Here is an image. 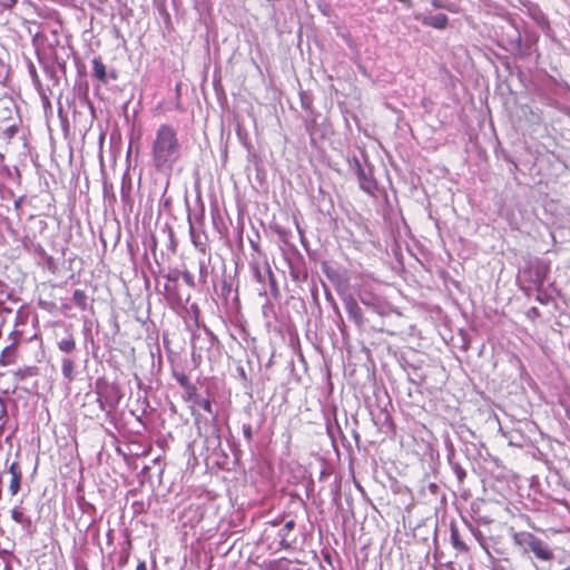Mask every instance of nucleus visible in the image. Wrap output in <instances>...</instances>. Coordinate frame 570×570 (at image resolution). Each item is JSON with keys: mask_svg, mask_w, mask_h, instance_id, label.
I'll use <instances>...</instances> for the list:
<instances>
[{"mask_svg": "<svg viewBox=\"0 0 570 570\" xmlns=\"http://www.w3.org/2000/svg\"><path fill=\"white\" fill-rule=\"evenodd\" d=\"M20 204H21V199H19V200H17V202H14V207H16V208H19V207H20Z\"/></svg>", "mask_w": 570, "mask_h": 570, "instance_id": "aec40b11", "label": "nucleus"}, {"mask_svg": "<svg viewBox=\"0 0 570 570\" xmlns=\"http://www.w3.org/2000/svg\"><path fill=\"white\" fill-rule=\"evenodd\" d=\"M92 73L101 82H104V83L107 82L106 67L100 57H95L92 59Z\"/></svg>", "mask_w": 570, "mask_h": 570, "instance_id": "6e6552de", "label": "nucleus"}, {"mask_svg": "<svg viewBox=\"0 0 570 570\" xmlns=\"http://www.w3.org/2000/svg\"><path fill=\"white\" fill-rule=\"evenodd\" d=\"M283 528H284V531H287L288 533L293 534V530L295 528V521L293 519L286 521V523L283 525Z\"/></svg>", "mask_w": 570, "mask_h": 570, "instance_id": "2eb2a0df", "label": "nucleus"}, {"mask_svg": "<svg viewBox=\"0 0 570 570\" xmlns=\"http://www.w3.org/2000/svg\"><path fill=\"white\" fill-rule=\"evenodd\" d=\"M451 542L453 547L460 551H466L468 547L463 541L460 540L459 531L455 527H451Z\"/></svg>", "mask_w": 570, "mask_h": 570, "instance_id": "f8f14e48", "label": "nucleus"}, {"mask_svg": "<svg viewBox=\"0 0 570 570\" xmlns=\"http://www.w3.org/2000/svg\"><path fill=\"white\" fill-rule=\"evenodd\" d=\"M73 367H75V363L71 358H69V357L62 358L61 371H62L63 376L66 379H68L69 381H71L73 379Z\"/></svg>", "mask_w": 570, "mask_h": 570, "instance_id": "9b49d317", "label": "nucleus"}, {"mask_svg": "<svg viewBox=\"0 0 570 570\" xmlns=\"http://www.w3.org/2000/svg\"><path fill=\"white\" fill-rule=\"evenodd\" d=\"M279 538V547L282 549H289L292 544L295 542V535L284 531V528H281L277 532Z\"/></svg>", "mask_w": 570, "mask_h": 570, "instance_id": "1a4fd4ad", "label": "nucleus"}, {"mask_svg": "<svg viewBox=\"0 0 570 570\" xmlns=\"http://www.w3.org/2000/svg\"><path fill=\"white\" fill-rule=\"evenodd\" d=\"M431 3L436 9H448V7L441 0H431Z\"/></svg>", "mask_w": 570, "mask_h": 570, "instance_id": "f3484780", "label": "nucleus"}, {"mask_svg": "<svg viewBox=\"0 0 570 570\" xmlns=\"http://www.w3.org/2000/svg\"><path fill=\"white\" fill-rule=\"evenodd\" d=\"M243 434L247 441L252 440V428L250 425H244L243 426Z\"/></svg>", "mask_w": 570, "mask_h": 570, "instance_id": "dca6fc26", "label": "nucleus"}, {"mask_svg": "<svg viewBox=\"0 0 570 570\" xmlns=\"http://www.w3.org/2000/svg\"><path fill=\"white\" fill-rule=\"evenodd\" d=\"M344 306L348 317L353 320L357 325H361L363 323V313L356 301L352 297H348L344 301Z\"/></svg>", "mask_w": 570, "mask_h": 570, "instance_id": "20e7f679", "label": "nucleus"}, {"mask_svg": "<svg viewBox=\"0 0 570 570\" xmlns=\"http://www.w3.org/2000/svg\"><path fill=\"white\" fill-rule=\"evenodd\" d=\"M198 404H199V406H200L204 411H206V412H208V413H212V412H213V410H212V403H210V401H209V400H202Z\"/></svg>", "mask_w": 570, "mask_h": 570, "instance_id": "4468645a", "label": "nucleus"}, {"mask_svg": "<svg viewBox=\"0 0 570 570\" xmlns=\"http://www.w3.org/2000/svg\"><path fill=\"white\" fill-rule=\"evenodd\" d=\"M356 167L360 187L364 191L372 193L376 188L375 180L365 171L364 168H362L358 161H356Z\"/></svg>", "mask_w": 570, "mask_h": 570, "instance_id": "7ed1b4c3", "label": "nucleus"}, {"mask_svg": "<svg viewBox=\"0 0 570 570\" xmlns=\"http://www.w3.org/2000/svg\"><path fill=\"white\" fill-rule=\"evenodd\" d=\"M422 23L435 29H444L448 26L449 19L445 14L439 13L435 16H428L421 19Z\"/></svg>", "mask_w": 570, "mask_h": 570, "instance_id": "0eeeda50", "label": "nucleus"}, {"mask_svg": "<svg viewBox=\"0 0 570 570\" xmlns=\"http://www.w3.org/2000/svg\"><path fill=\"white\" fill-rule=\"evenodd\" d=\"M72 302L81 309H86V307H87L86 293L81 289H76L72 295Z\"/></svg>", "mask_w": 570, "mask_h": 570, "instance_id": "ddd939ff", "label": "nucleus"}, {"mask_svg": "<svg viewBox=\"0 0 570 570\" xmlns=\"http://www.w3.org/2000/svg\"><path fill=\"white\" fill-rule=\"evenodd\" d=\"M30 75L35 82H39V77L33 65L30 66Z\"/></svg>", "mask_w": 570, "mask_h": 570, "instance_id": "a211bd4d", "label": "nucleus"}, {"mask_svg": "<svg viewBox=\"0 0 570 570\" xmlns=\"http://www.w3.org/2000/svg\"><path fill=\"white\" fill-rule=\"evenodd\" d=\"M191 238H193V244H194V245H197V244H196V240H195V233H194V230H193V229H191Z\"/></svg>", "mask_w": 570, "mask_h": 570, "instance_id": "412c9836", "label": "nucleus"}, {"mask_svg": "<svg viewBox=\"0 0 570 570\" xmlns=\"http://www.w3.org/2000/svg\"><path fill=\"white\" fill-rule=\"evenodd\" d=\"M513 542L525 551H532L540 560L547 561L553 557L548 546L530 532H515L513 534Z\"/></svg>", "mask_w": 570, "mask_h": 570, "instance_id": "f03ea898", "label": "nucleus"}, {"mask_svg": "<svg viewBox=\"0 0 570 570\" xmlns=\"http://www.w3.org/2000/svg\"><path fill=\"white\" fill-rule=\"evenodd\" d=\"M11 518L14 522L22 525V528L27 531H29L32 527V520L30 515H27L24 513V510L22 507H14L11 510Z\"/></svg>", "mask_w": 570, "mask_h": 570, "instance_id": "39448f33", "label": "nucleus"}, {"mask_svg": "<svg viewBox=\"0 0 570 570\" xmlns=\"http://www.w3.org/2000/svg\"><path fill=\"white\" fill-rule=\"evenodd\" d=\"M183 157V142L171 125L161 124L150 140V164L158 173H171Z\"/></svg>", "mask_w": 570, "mask_h": 570, "instance_id": "f257e3e1", "label": "nucleus"}, {"mask_svg": "<svg viewBox=\"0 0 570 570\" xmlns=\"http://www.w3.org/2000/svg\"><path fill=\"white\" fill-rule=\"evenodd\" d=\"M58 347L61 352L71 353L76 348V342L71 335H68L58 342Z\"/></svg>", "mask_w": 570, "mask_h": 570, "instance_id": "9d476101", "label": "nucleus"}, {"mask_svg": "<svg viewBox=\"0 0 570 570\" xmlns=\"http://www.w3.org/2000/svg\"><path fill=\"white\" fill-rule=\"evenodd\" d=\"M136 570H147L145 561L139 562Z\"/></svg>", "mask_w": 570, "mask_h": 570, "instance_id": "6ab92c4d", "label": "nucleus"}, {"mask_svg": "<svg viewBox=\"0 0 570 570\" xmlns=\"http://www.w3.org/2000/svg\"><path fill=\"white\" fill-rule=\"evenodd\" d=\"M568 347H569V350H570V340H569V343H568Z\"/></svg>", "mask_w": 570, "mask_h": 570, "instance_id": "4be33fe9", "label": "nucleus"}, {"mask_svg": "<svg viewBox=\"0 0 570 570\" xmlns=\"http://www.w3.org/2000/svg\"><path fill=\"white\" fill-rule=\"evenodd\" d=\"M8 472L11 475L9 490L12 495L17 494L20 490V482H21V470L18 465V463L13 462L10 466Z\"/></svg>", "mask_w": 570, "mask_h": 570, "instance_id": "423d86ee", "label": "nucleus"}]
</instances>
